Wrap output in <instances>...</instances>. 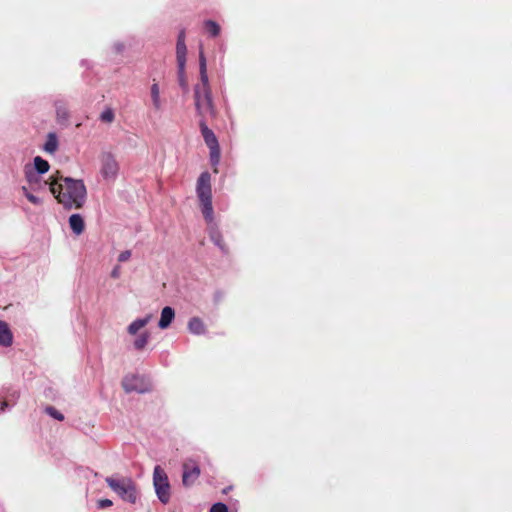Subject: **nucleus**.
<instances>
[{
    "instance_id": "obj_1",
    "label": "nucleus",
    "mask_w": 512,
    "mask_h": 512,
    "mask_svg": "<svg viewBox=\"0 0 512 512\" xmlns=\"http://www.w3.org/2000/svg\"><path fill=\"white\" fill-rule=\"evenodd\" d=\"M49 190L65 210L81 209L87 199V189L81 179L64 177L57 172L45 181Z\"/></svg>"
},
{
    "instance_id": "obj_2",
    "label": "nucleus",
    "mask_w": 512,
    "mask_h": 512,
    "mask_svg": "<svg viewBox=\"0 0 512 512\" xmlns=\"http://www.w3.org/2000/svg\"><path fill=\"white\" fill-rule=\"evenodd\" d=\"M196 193L201 203L204 219L207 223H212L214 220V210L212 205L211 175L208 171L202 172L198 177Z\"/></svg>"
},
{
    "instance_id": "obj_3",
    "label": "nucleus",
    "mask_w": 512,
    "mask_h": 512,
    "mask_svg": "<svg viewBox=\"0 0 512 512\" xmlns=\"http://www.w3.org/2000/svg\"><path fill=\"white\" fill-rule=\"evenodd\" d=\"M105 482L124 502L135 504L138 501L139 492L137 485L130 477H106Z\"/></svg>"
},
{
    "instance_id": "obj_4",
    "label": "nucleus",
    "mask_w": 512,
    "mask_h": 512,
    "mask_svg": "<svg viewBox=\"0 0 512 512\" xmlns=\"http://www.w3.org/2000/svg\"><path fill=\"white\" fill-rule=\"evenodd\" d=\"M199 74H200V81L202 84L201 91H203V97H204V100L206 103V107L209 110V115L212 118H215L217 116V109L215 107L211 88L209 85L206 57L202 50L199 53Z\"/></svg>"
},
{
    "instance_id": "obj_5",
    "label": "nucleus",
    "mask_w": 512,
    "mask_h": 512,
    "mask_svg": "<svg viewBox=\"0 0 512 512\" xmlns=\"http://www.w3.org/2000/svg\"><path fill=\"white\" fill-rule=\"evenodd\" d=\"M153 487L158 500L162 504L169 503L171 486L167 473L160 465H156L153 470Z\"/></svg>"
},
{
    "instance_id": "obj_6",
    "label": "nucleus",
    "mask_w": 512,
    "mask_h": 512,
    "mask_svg": "<svg viewBox=\"0 0 512 512\" xmlns=\"http://www.w3.org/2000/svg\"><path fill=\"white\" fill-rule=\"evenodd\" d=\"M102 177L107 181H114L119 172V164L111 152H102L100 155Z\"/></svg>"
},
{
    "instance_id": "obj_7",
    "label": "nucleus",
    "mask_w": 512,
    "mask_h": 512,
    "mask_svg": "<svg viewBox=\"0 0 512 512\" xmlns=\"http://www.w3.org/2000/svg\"><path fill=\"white\" fill-rule=\"evenodd\" d=\"M122 387L126 393L136 392L138 394H145L151 389L150 384L146 381L145 377L140 375L124 377Z\"/></svg>"
},
{
    "instance_id": "obj_8",
    "label": "nucleus",
    "mask_w": 512,
    "mask_h": 512,
    "mask_svg": "<svg viewBox=\"0 0 512 512\" xmlns=\"http://www.w3.org/2000/svg\"><path fill=\"white\" fill-rule=\"evenodd\" d=\"M182 484L188 488L195 484L201 474L199 465L192 459L187 460L182 466Z\"/></svg>"
},
{
    "instance_id": "obj_9",
    "label": "nucleus",
    "mask_w": 512,
    "mask_h": 512,
    "mask_svg": "<svg viewBox=\"0 0 512 512\" xmlns=\"http://www.w3.org/2000/svg\"><path fill=\"white\" fill-rule=\"evenodd\" d=\"M208 234L210 240L213 242V244L219 248V250L224 254L227 255L229 252L228 247L226 246L222 233L219 230L218 226L214 223V220L212 223H208Z\"/></svg>"
},
{
    "instance_id": "obj_10",
    "label": "nucleus",
    "mask_w": 512,
    "mask_h": 512,
    "mask_svg": "<svg viewBox=\"0 0 512 512\" xmlns=\"http://www.w3.org/2000/svg\"><path fill=\"white\" fill-rule=\"evenodd\" d=\"M199 127L201 135L204 139L205 144L208 148H214L219 146L218 139L215 133L208 127L205 119H200Z\"/></svg>"
},
{
    "instance_id": "obj_11",
    "label": "nucleus",
    "mask_w": 512,
    "mask_h": 512,
    "mask_svg": "<svg viewBox=\"0 0 512 512\" xmlns=\"http://www.w3.org/2000/svg\"><path fill=\"white\" fill-rule=\"evenodd\" d=\"M194 100L197 115L200 116L201 119H205V115L207 113L209 114V110L206 107L203 91H201V86L199 84L194 87Z\"/></svg>"
},
{
    "instance_id": "obj_12",
    "label": "nucleus",
    "mask_w": 512,
    "mask_h": 512,
    "mask_svg": "<svg viewBox=\"0 0 512 512\" xmlns=\"http://www.w3.org/2000/svg\"><path fill=\"white\" fill-rule=\"evenodd\" d=\"M188 331L193 335H205L207 332L203 320L197 316L191 317L187 324Z\"/></svg>"
},
{
    "instance_id": "obj_13",
    "label": "nucleus",
    "mask_w": 512,
    "mask_h": 512,
    "mask_svg": "<svg viewBox=\"0 0 512 512\" xmlns=\"http://www.w3.org/2000/svg\"><path fill=\"white\" fill-rule=\"evenodd\" d=\"M175 318V310L170 306H165L160 315V319L158 321V327L160 329H167Z\"/></svg>"
},
{
    "instance_id": "obj_14",
    "label": "nucleus",
    "mask_w": 512,
    "mask_h": 512,
    "mask_svg": "<svg viewBox=\"0 0 512 512\" xmlns=\"http://www.w3.org/2000/svg\"><path fill=\"white\" fill-rule=\"evenodd\" d=\"M13 343V334L9 328V325L0 320V346L9 347Z\"/></svg>"
},
{
    "instance_id": "obj_15",
    "label": "nucleus",
    "mask_w": 512,
    "mask_h": 512,
    "mask_svg": "<svg viewBox=\"0 0 512 512\" xmlns=\"http://www.w3.org/2000/svg\"><path fill=\"white\" fill-rule=\"evenodd\" d=\"M151 319H152L151 314H147L143 318L135 319L128 325L127 332L130 335H136L141 328L145 327L151 321Z\"/></svg>"
},
{
    "instance_id": "obj_16",
    "label": "nucleus",
    "mask_w": 512,
    "mask_h": 512,
    "mask_svg": "<svg viewBox=\"0 0 512 512\" xmlns=\"http://www.w3.org/2000/svg\"><path fill=\"white\" fill-rule=\"evenodd\" d=\"M69 226L74 234L80 235L85 228L84 219L80 214H72L69 217Z\"/></svg>"
},
{
    "instance_id": "obj_17",
    "label": "nucleus",
    "mask_w": 512,
    "mask_h": 512,
    "mask_svg": "<svg viewBox=\"0 0 512 512\" xmlns=\"http://www.w3.org/2000/svg\"><path fill=\"white\" fill-rule=\"evenodd\" d=\"M24 176L26 181L30 185H37L41 181V175L35 172L30 164H26L24 167Z\"/></svg>"
},
{
    "instance_id": "obj_18",
    "label": "nucleus",
    "mask_w": 512,
    "mask_h": 512,
    "mask_svg": "<svg viewBox=\"0 0 512 512\" xmlns=\"http://www.w3.org/2000/svg\"><path fill=\"white\" fill-rule=\"evenodd\" d=\"M32 168L38 174L43 175V174H45V173H47L49 171L50 164H49V162L47 160L43 159L42 157L36 156L33 159V167Z\"/></svg>"
},
{
    "instance_id": "obj_19",
    "label": "nucleus",
    "mask_w": 512,
    "mask_h": 512,
    "mask_svg": "<svg viewBox=\"0 0 512 512\" xmlns=\"http://www.w3.org/2000/svg\"><path fill=\"white\" fill-rule=\"evenodd\" d=\"M58 148V138L53 132L47 135L46 142L43 146V150L47 153H54Z\"/></svg>"
},
{
    "instance_id": "obj_20",
    "label": "nucleus",
    "mask_w": 512,
    "mask_h": 512,
    "mask_svg": "<svg viewBox=\"0 0 512 512\" xmlns=\"http://www.w3.org/2000/svg\"><path fill=\"white\" fill-rule=\"evenodd\" d=\"M187 47L185 42H176L177 65H186Z\"/></svg>"
},
{
    "instance_id": "obj_21",
    "label": "nucleus",
    "mask_w": 512,
    "mask_h": 512,
    "mask_svg": "<svg viewBox=\"0 0 512 512\" xmlns=\"http://www.w3.org/2000/svg\"><path fill=\"white\" fill-rule=\"evenodd\" d=\"M151 98L153 107L155 110L159 111L162 108V102L160 99V89L157 83H153L150 88Z\"/></svg>"
},
{
    "instance_id": "obj_22",
    "label": "nucleus",
    "mask_w": 512,
    "mask_h": 512,
    "mask_svg": "<svg viewBox=\"0 0 512 512\" xmlns=\"http://www.w3.org/2000/svg\"><path fill=\"white\" fill-rule=\"evenodd\" d=\"M209 151H210V164L211 166L214 168V172L217 173L218 172V165L220 163V158H221V150H220V146L218 147H214V148H209Z\"/></svg>"
},
{
    "instance_id": "obj_23",
    "label": "nucleus",
    "mask_w": 512,
    "mask_h": 512,
    "mask_svg": "<svg viewBox=\"0 0 512 512\" xmlns=\"http://www.w3.org/2000/svg\"><path fill=\"white\" fill-rule=\"evenodd\" d=\"M204 27L206 28L210 37H217L221 32L220 25L214 20H205Z\"/></svg>"
},
{
    "instance_id": "obj_24",
    "label": "nucleus",
    "mask_w": 512,
    "mask_h": 512,
    "mask_svg": "<svg viewBox=\"0 0 512 512\" xmlns=\"http://www.w3.org/2000/svg\"><path fill=\"white\" fill-rule=\"evenodd\" d=\"M56 116L58 121L63 122L67 121L69 118V113L67 108L61 101L55 102Z\"/></svg>"
},
{
    "instance_id": "obj_25",
    "label": "nucleus",
    "mask_w": 512,
    "mask_h": 512,
    "mask_svg": "<svg viewBox=\"0 0 512 512\" xmlns=\"http://www.w3.org/2000/svg\"><path fill=\"white\" fill-rule=\"evenodd\" d=\"M150 339L149 332L145 331L141 333L134 341L133 346L136 350L140 351L148 344Z\"/></svg>"
},
{
    "instance_id": "obj_26",
    "label": "nucleus",
    "mask_w": 512,
    "mask_h": 512,
    "mask_svg": "<svg viewBox=\"0 0 512 512\" xmlns=\"http://www.w3.org/2000/svg\"><path fill=\"white\" fill-rule=\"evenodd\" d=\"M185 66L186 65H177V67H178L177 74H178V82H179L180 87L184 91H188V84H187L186 75H185Z\"/></svg>"
},
{
    "instance_id": "obj_27",
    "label": "nucleus",
    "mask_w": 512,
    "mask_h": 512,
    "mask_svg": "<svg viewBox=\"0 0 512 512\" xmlns=\"http://www.w3.org/2000/svg\"><path fill=\"white\" fill-rule=\"evenodd\" d=\"M115 114L111 108H105L100 114V120L105 123H111L114 121Z\"/></svg>"
},
{
    "instance_id": "obj_28",
    "label": "nucleus",
    "mask_w": 512,
    "mask_h": 512,
    "mask_svg": "<svg viewBox=\"0 0 512 512\" xmlns=\"http://www.w3.org/2000/svg\"><path fill=\"white\" fill-rule=\"evenodd\" d=\"M45 413L58 421H63L65 418L64 415L53 406H47Z\"/></svg>"
},
{
    "instance_id": "obj_29",
    "label": "nucleus",
    "mask_w": 512,
    "mask_h": 512,
    "mask_svg": "<svg viewBox=\"0 0 512 512\" xmlns=\"http://www.w3.org/2000/svg\"><path fill=\"white\" fill-rule=\"evenodd\" d=\"M228 506L225 503L217 502L214 503L209 512H228Z\"/></svg>"
},
{
    "instance_id": "obj_30",
    "label": "nucleus",
    "mask_w": 512,
    "mask_h": 512,
    "mask_svg": "<svg viewBox=\"0 0 512 512\" xmlns=\"http://www.w3.org/2000/svg\"><path fill=\"white\" fill-rule=\"evenodd\" d=\"M111 49L115 54H121L125 50V44L121 41H116L112 44Z\"/></svg>"
},
{
    "instance_id": "obj_31",
    "label": "nucleus",
    "mask_w": 512,
    "mask_h": 512,
    "mask_svg": "<svg viewBox=\"0 0 512 512\" xmlns=\"http://www.w3.org/2000/svg\"><path fill=\"white\" fill-rule=\"evenodd\" d=\"M113 505V502L110 499H100L97 501V507L99 509H105L108 507H111Z\"/></svg>"
},
{
    "instance_id": "obj_32",
    "label": "nucleus",
    "mask_w": 512,
    "mask_h": 512,
    "mask_svg": "<svg viewBox=\"0 0 512 512\" xmlns=\"http://www.w3.org/2000/svg\"><path fill=\"white\" fill-rule=\"evenodd\" d=\"M27 200L29 202H31L32 204L34 205H41L42 204V199L35 196L34 194L30 193V194H27Z\"/></svg>"
},
{
    "instance_id": "obj_33",
    "label": "nucleus",
    "mask_w": 512,
    "mask_h": 512,
    "mask_svg": "<svg viewBox=\"0 0 512 512\" xmlns=\"http://www.w3.org/2000/svg\"><path fill=\"white\" fill-rule=\"evenodd\" d=\"M131 257V251L130 250H125V251H122L119 256H118V261L119 262H125L127 261L129 258Z\"/></svg>"
},
{
    "instance_id": "obj_34",
    "label": "nucleus",
    "mask_w": 512,
    "mask_h": 512,
    "mask_svg": "<svg viewBox=\"0 0 512 512\" xmlns=\"http://www.w3.org/2000/svg\"><path fill=\"white\" fill-rule=\"evenodd\" d=\"M186 39V31L185 29H181L177 36V42H185Z\"/></svg>"
},
{
    "instance_id": "obj_35",
    "label": "nucleus",
    "mask_w": 512,
    "mask_h": 512,
    "mask_svg": "<svg viewBox=\"0 0 512 512\" xmlns=\"http://www.w3.org/2000/svg\"><path fill=\"white\" fill-rule=\"evenodd\" d=\"M9 407L8 401L0 399V412H5Z\"/></svg>"
},
{
    "instance_id": "obj_36",
    "label": "nucleus",
    "mask_w": 512,
    "mask_h": 512,
    "mask_svg": "<svg viewBox=\"0 0 512 512\" xmlns=\"http://www.w3.org/2000/svg\"><path fill=\"white\" fill-rule=\"evenodd\" d=\"M120 275V270H119V267H115L112 271H111V277L112 278H118Z\"/></svg>"
},
{
    "instance_id": "obj_37",
    "label": "nucleus",
    "mask_w": 512,
    "mask_h": 512,
    "mask_svg": "<svg viewBox=\"0 0 512 512\" xmlns=\"http://www.w3.org/2000/svg\"><path fill=\"white\" fill-rule=\"evenodd\" d=\"M21 191L25 197H27V194H30V192L26 186H22Z\"/></svg>"
},
{
    "instance_id": "obj_38",
    "label": "nucleus",
    "mask_w": 512,
    "mask_h": 512,
    "mask_svg": "<svg viewBox=\"0 0 512 512\" xmlns=\"http://www.w3.org/2000/svg\"><path fill=\"white\" fill-rule=\"evenodd\" d=\"M231 489H232V487H231V486H229V487L224 488L222 492H223L224 494H227Z\"/></svg>"
},
{
    "instance_id": "obj_39",
    "label": "nucleus",
    "mask_w": 512,
    "mask_h": 512,
    "mask_svg": "<svg viewBox=\"0 0 512 512\" xmlns=\"http://www.w3.org/2000/svg\"><path fill=\"white\" fill-rule=\"evenodd\" d=\"M12 396L13 397H18V393L17 392H13Z\"/></svg>"
}]
</instances>
